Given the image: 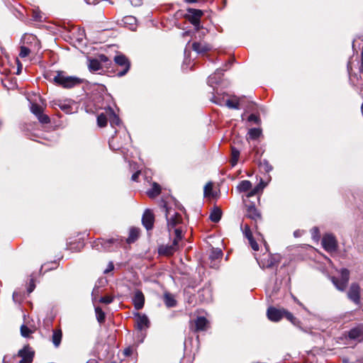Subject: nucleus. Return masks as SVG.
Wrapping results in <instances>:
<instances>
[{
  "label": "nucleus",
  "instance_id": "obj_11",
  "mask_svg": "<svg viewBox=\"0 0 363 363\" xmlns=\"http://www.w3.org/2000/svg\"><path fill=\"white\" fill-rule=\"evenodd\" d=\"M18 356L21 358L19 363H31L34 357V352L28 346H25L18 352Z\"/></svg>",
  "mask_w": 363,
  "mask_h": 363
},
{
  "label": "nucleus",
  "instance_id": "obj_49",
  "mask_svg": "<svg viewBox=\"0 0 363 363\" xmlns=\"http://www.w3.org/2000/svg\"><path fill=\"white\" fill-rule=\"evenodd\" d=\"M113 301V298L111 296H109L101 297L99 300V301L100 303H106V304H109V303H112Z\"/></svg>",
  "mask_w": 363,
  "mask_h": 363
},
{
  "label": "nucleus",
  "instance_id": "obj_38",
  "mask_svg": "<svg viewBox=\"0 0 363 363\" xmlns=\"http://www.w3.org/2000/svg\"><path fill=\"white\" fill-rule=\"evenodd\" d=\"M266 186V184L263 182L262 180L253 189H252L247 194L248 197H251L257 194L259 191H262Z\"/></svg>",
  "mask_w": 363,
  "mask_h": 363
},
{
  "label": "nucleus",
  "instance_id": "obj_53",
  "mask_svg": "<svg viewBox=\"0 0 363 363\" xmlns=\"http://www.w3.org/2000/svg\"><path fill=\"white\" fill-rule=\"evenodd\" d=\"M35 285L34 283V280L32 279H30V283H29V286L28 288V292L30 294L32 291H33V290L35 289Z\"/></svg>",
  "mask_w": 363,
  "mask_h": 363
},
{
  "label": "nucleus",
  "instance_id": "obj_20",
  "mask_svg": "<svg viewBox=\"0 0 363 363\" xmlns=\"http://www.w3.org/2000/svg\"><path fill=\"white\" fill-rule=\"evenodd\" d=\"M246 216L255 222L261 220V214L254 205L247 207Z\"/></svg>",
  "mask_w": 363,
  "mask_h": 363
},
{
  "label": "nucleus",
  "instance_id": "obj_60",
  "mask_svg": "<svg viewBox=\"0 0 363 363\" xmlns=\"http://www.w3.org/2000/svg\"><path fill=\"white\" fill-rule=\"evenodd\" d=\"M312 230H313V234H315H315H318V233H319V230H318V228H316V227L313 228L312 229Z\"/></svg>",
  "mask_w": 363,
  "mask_h": 363
},
{
  "label": "nucleus",
  "instance_id": "obj_8",
  "mask_svg": "<svg viewBox=\"0 0 363 363\" xmlns=\"http://www.w3.org/2000/svg\"><path fill=\"white\" fill-rule=\"evenodd\" d=\"M225 70L223 69H218L213 74L208 77L207 83L213 90L222 88L220 84L223 83L222 76Z\"/></svg>",
  "mask_w": 363,
  "mask_h": 363
},
{
  "label": "nucleus",
  "instance_id": "obj_43",
  "mask_svg": "<svg viewBox=\"0 0 363 363\" xmlns=\"http://www.w3.org/2000/svg\"><path fill=\"white\" fill-rule=\"evenodd\" d=\"M240 227L242 229L243 234L245 235V236L246 237L247 239H249V238L253 237L252 233L250 230V228L248 224L243 225L242 223Z\"/></svg>",
  "mask_w": 363,
  "mask_h": 363
},
{
  "label": "nucleus",
  "instance_id": "obj_17",
  "mask_svg": "<svg viewBox=\"0 0 363 363\" xmlns=\"http://www.w3.org/2000/svg\"><path fill=\"white\" fill-rule=\"evenodd\" d=\"M179 248V245L176 242L173 241L172 244L167 245H162L159 248V253L167 256L173 255Z\"/></svg>",
  "mask_w": 363,
  "mask_h": 363
},
{
  "label": "nucleus",
  "instance_id": "obj_57",
  "mask_svg": "<svg viewBox=\"0 0 363 363\" xmlns=\"http://www.w3.org/2000/svg\"><path fill=\"white\" fill-rule=\"evenodd\" d=\"M88 4H96L98 1L97 0H84Z\"/></svg>",
  "mask_w": 363,
  "mask_h": 363
},
{
  "label": "nucleus",
  "instance_id": "obj_10",
  "mask_svg": "<svg viewBox=\"0 0 363 363\" xmlns=\"http://www.w3.org/2000/svg\"><path fill=\"white\" fill-rule=\"evenodd\" d=\"M322 245L328 252H334L337 250V244L335 237L332 234H325L322 238Z\"/></svg>",
  "mask_w": 363,
  "mask_h": 363
},
{
  "label": "nucleus",
  "instance_id": "obj_22",
  "mask_svg": "<svg viewBox=\"0 0 363 363\" xmlns=\"http://www.w3.org/2000/svg\"><path fill=\"white\" fill-rule=\"evenodd\" d=\"M101 245V247L105 250H111V244H116V245H119V242L118 238H111L108 240H98L96 242V245L99 246V245Z\"/></svg>",
  "mask_w": 363,
  "mask_h": 363
},
{
  "label": "nucleus",
  "instance_id": "obj_14",
  "mask_svg": "<svg viewBox=\"0 0 363 363\" xmlns=\"http://www.w3.org/2000/svg\"><path fill=\"white\" fill-rule=\"evenodd\" d=\"M284 309H277L274 307H269L267 309V317L268 318L274 322L279 321L282 318H284Z\"/></svg>",
  "mask_w": 363,
  "mask_h": 363
},
{
  "label": "nucleus",
  "instance_id": "obj_9",
  "mask_svg": "<svg viewBox=\"0 0 363 363\" xmlns=\"http://www.w3.org/2000/svg\"><path fill=\"white\" fill-rule=\"evenodd\" d=\"M280 261L279 255H263V257L259 259H257V262L259 266L262 268H270L273 267Z\"/></svg>",
  "mask_w": 363,
  "mask_h": 363
},
{
  "label": "nucleus",
  "instance_id": "obj_46",
  "mask_svg": "<svg viewBox=\"0 0 363 363\" xmlns=\"http://www.w3.org/2000/svg\"><path fill=\"white\" fill-rule=\"evenodd\" d=\"M32 333V331L25 325L21 327V333L23 337H27Z\"/></svg>",
  "mask_w": 363,
  "mask_h": 363
},
{
  "label": "nucleus",
  "instance_id": "obj_34",
  "mask_svg": "<svg viewBox=\"0 0 363 363\" xmlns=\"http://www.w3.org/2000/svg\"><path fill=\"white\" fill-rule=\"evenodd\" d=\"M160 191V186L158 184L154 182L152 188L147 191V194L150 198H154L159 195Z\"/></svg>",
  "mask_w": 363,
  "mask_h": 363
},
{
  "label": "nucleus",
  "instance_id": "obj_26",
  "mask_svg": "<svg viewBox=\"0 0 363 363\" xmlns=\"http://www.w3.org/2000/svg\"><path fill=\"white\" fill-rule=\"evenodd\" d=\"M195 326H196V330L197 331H203L206 330L208 327V320L204 317H198L195 320Z\"/></svg>",
  "mask_w": 363,
  "mask_h": 363
},
{
  "label": "nucleus",
  "instance_id": "obj_39",
  "mask_svg": "<svg viewBox=\"0 0 363 363\" xmlns=\"http://www.w3.org/2000/svg\"><path fill=\"white\" fill-rule=\"evenodd\" d=\"M203 194L205 197H214V194L213 192V183L209 182H208L203 189Z\"/></svg>",
  "mask_w": 363,
  "mask_h": 363
},
{
  "label": "nucleus",
  "instance_id": "obj_27",
  "mask_svg": "<svg viewBox=\"0 0 363 363\" xmlns=\"http://www.w3.org/2000/svg\"><path fill=\"white\" fill-rule=\"evenodd\" d=\"M55 104L58 105V106L65 113H70L73 111L72 105L74 104L73 101L67 100L65 101H58V103H55Z\"/></svg>",
  "mask_w": 363,
  "mask_h": 363
},
{
  "label": "nucleus",
  "instance_id": "obj_28",
  "mask_svg": "<svg viewBox=\"0 0 363 363\" xmlns=\"http://www.w3.org/2000/svg\"><path fill=\"white\" fill-rule=\"evenodd\" d=\"M62 337V330L60 329L53 330L52 335V342L55 347L60 345Z\"/></svg>",
  "mask_w": 363,
  "mask_h": 363
},
{
  "label": "nucleus",
  "instance_id": "obj_32",
  "mask_svg": "<svg viewBox=\"0 0 363 363\" xmlns=\"http://www.w3.org/2000/svg\"><path fill=\"white\" fill-rule=\"evenodd\" d=\"M88 67L90 72H97L101 69L100 62L96 59L89 60Z\"/></svg>",
  "mask_w": 363,
  "mask_h": 363
},
{
  "label": "nucleus",
  "instance_id": "obj_52",
  "mask_svg": "<svg viewBox=\"0 0 363 363\" xmlns=\"http://www.w3.org/2000/svg\"><path fill=\"white\" fill-rule=\"evenodd\" d=\"M248 121L254 122L256 124H259L261 121L259 117L255 114H250L248 117Z\"/></svg>",
  "mask_w": 363,
  "mask_h": 363
},
{
  "label": "nucleus",
  "instance_id": "obj_33",
  "mask_svg": "<svg viewBox=\"0 0 363 363\" xmlns=\"http://www.w3.org/2000/svg\"><path fill=\"white\" fill-rule=\"evenodd\" d=\"M223 256V252L219 248H213L211 254L209 255V258L211 260V262H216L220 259H221Z\"/></svg>",
  "mask_w": 363,
  "mask_h": 363
},
{
  "label": "nucleus",
  "instance_id": "obj_29",
  "mask_svg": "<svg viewBox=\"0 0 363 363\" xmlns=\"http://www.w3.org/2000/svg\"><path fill=\"white\" fill-rule=\"evenodd\" d=\"M222 216V211L218 207H214L211 211L209 219L213 223H218Z\"/></svg>",
  "mask_w": 363,
  "mask_h": 363
},
{
  "label": "nucleus",
  "instance_id": "obj_30",
  "mask_svg": "<svg viewBox=\"0 0 363 363\" xmlns=\"http://www.w3.org/2000/svg\"><path fill=\"white\" fill-rule=\"evenodd\" d=\"M140 230L137 228H131L129 231V235L126 239L128 243L134 242L139 237Z\"/></svg>",
  "mask_w": 363,
  "mask_h": 363
},
{
  "label": "nucleus",
  "instance_id": "obj_6",
  "mask_svg": "<svg viewBox=\"0 0 363 363\" xmlns=\"http://www.w3.org/2000/svg\"><path fill=\"white\" fill-rule=\"evenodd\" d=\"M114 62L116 65L121 67L120 69L118 70L116 75L118 77H122L125 75L130 67V63L128 59L123 54L117 55L114 57Z\"/></svg>",
  "mask_w": 363,
  "mask_h": 363
},
{
  "label": "nucleus",
  "instance_id": "obj_7",
  "mask_svg": "<svg viewBox=\"0 0 363 363\" xmlns=\"http://www.w3.org/2000/svg\"><path fill=\"white\" fill-rule=\"evenodd\" d=\"M340 274V278L333 277L331 281L338 290L344 291L350 279V272L347 269H342Z\"/></svg>",
  "mask_w": 363,
  "mask_h": 363
},
{
  "label": "nucleus",
  "instance_id": "obj_4",
  "mask_svg": "<svg viewBox=\"0 0 363 363\" xmlns=\"http://www.w3.org/2000/svg\"><path fill=\"white\" fill-rule=\"evenodd\" d=\"M120 140L118 136L112 137L109 140V147L113 150H118L123 148L124 145H128L130 142V136L125 130L119 131Z\"/></svg>",
  "mask_w": 363,
  "mask_h": 363
},
{
  "label": "nucleus",
  "instance_id": "obj_16",
  "mask_svg": "<svg viewBox=\"0 0 363 363\" xmlns=\"http://www.w3.org/2000/svg\"><path fill=\"white\" fill-rule=\"evenodd\" d=\"M142 223L147 230H151L154 223V215L150 209H146L143 215Z\"/></svg>",
  "mask_w": 363,
  "mask_h": 363
},
{
  "label": "nucleus",
  "instance_id": "obj_18",
  "mask_svg": "<svg viewBox=\"0 0 363 363\" xmlns=\"http://www.w3.org/2000/svg\"><path fill=\"white\" fill-rule=\"evenodd\" d=\"M133 302L136 310H140L143 308L145 303V296L140 290H136L133 297Z\"/></svg>",
  "mask_w": 363,
  "mask_h": 363
},
{
  "label": "nucleus",
  "instance_id": "obj_50",
  "mask_svg": "<svg viewBox=\"0 0 363 363\" xmlns=\"http://www.w3.org/2000/svg\"><path fill=\"white\" fill-rule=\"evenodd\" d=\"M33 18L35 21H41L43 16L38 10H33Z\"/></svg>",
  "mask_w": 363,
  "mask_h": 363
},
{
  "label": "nucleus",
  "instance_id": "obj_2",
  "mask_svg": "<svg viewBox=\"0 0 363 363\" xmlns=\"http://www.w3.org/2000/svg\"><path fill=\"white\" fill-rule=\"evenodd\" d=\"M26 99L30 102V110L34 114L38 121L43 124L50 123L48 116L43 113V108L38 101L41 104L44 103V99L38 94V92H28L26 95Z\"/></svg>",
  "mask_w": 363,
  "mask_h": 363
},
{
  "label": "nucleus",
  "instance_id": "obj_51",
  "mask_svg": "<svg viewBox=\"0 0 363 363\" xmlns=\"http://www.w3.org/2000/svg\"><path fill=\"white\" fill-rule=\"evenodd\" d=\"M247 240L249 241V243H250L252 249L255 251H257L259 250V245H258L257 242L255 240L254 238L252 237Z\"/></svg>",
  "mask_w": 363,
  "mask_h": 363
},
{
  "label": "nucleus",
  "instance_id": "obj_64",
  "mask_svg": "<svg viewBox=\"0 0 363 363\" xmlns=\"http://www.w3.org/2000/svg\"><path fill=\"white\" fill-rule=\"evenodd\" d=\"M361 110H362V115H363V102H362V106H361Z\"/></svg>",
  "mask_w": 363,
  "mask_h": 363
},
{
  "label": "nucleus",
  "instance_id": "obj_40",
  "mask_svg": "<svg viewBox=\"0 0 363 363\" xmlns=\"http://www.w3.org/2000/svg\"><path fill=\"white\" fill-rule=\"evenodd\" d=\"M95 313L97 320L101 323L105 320V313L100 307H95Z\"/></svg>",
  "mask_w": 363,
  "mask_h": 363
},
{
  "label": "nucleus",
  "instance_id": "obj_42",
  "mask_svg": "<svg viewBox=\"0 0 363 363\" xmlns=\"http://www.w3.org/2000/svg\"><path fill=\"white\" fill-rule=\"evenodd\" d=\"M284 317H285L288 320H289L294 325H298L299 321L293 315V314L288 311L284 309Z\"/></svg>",
  "mask_w": 363,
  "mask_h": 363
},
{
  "label": "nucleus",
  "instance_id": "obj_36",
  "mask_svg": "<svg viewBox=\"0 0 363 363\" xmlns=\"http://www.w3.org/2000/svg\"><path fill=\"white\" fill-rule=\"evenodd\" d=\"M262 134V130L260 128H253L248 131V138L251 140L257 139Z\"/></svg>",
  "mask_w": 363,
  "mask_h": 363
},
{
  "label": "nucleus",
  "instance_id": "obj_56",
  "mask_svg": "<svg viewBox=\"0 0 363 363\" xmlns=\"http://www.w3.org/2000/svg\"><path fill=\"white\" fill-rule=\"evenodd\" d=\"M140 173V172L139 171H138V172H135V173L132 175V177H131V179H132L133 181H134V182H136V181L138 180V177H139Z\"/></svg>",
  "mask_w": 363,
  "mask_h": 363
},
{
  "label": "nucleus",
  "instance_id": "obj_19",
  "mask_svg": "<svg viewBox=\"0 0 363 363\" xmlns=\"http://www.w3.org/2000/svg\"><path fill=\"white\" fill-rule=\"evenodd\" d=\"M189 13L191 14L190 21L191 23L199 29L200 24V18L202 16L203 13L201 10H197L194 9H190L188 10Z\"/></svg>",
  "mask_w": 363,
  "mask_h": 363
},
{
  "label": "nucleus",
  "instance_id": "obj_58",
  "mask_svg": "<svg viewBox=\"0 0 363 363\" xmlns=\"http://www.w3.org/2000/svg\"><path fill=\"white\" fill-rule=\"evenodd\" d=\"M79 35H80V36L78 38V40H82V38H83V37H84V30H80Z\"/></svg>",
  "mask_w": 363,
  "mask_h": 363
},
{
  "label": "nucleus",
  "instance_id": "obj_24",
  "mask_svg": "<svg viewBox=\"0 0 363 363\" xmlns=\"http://www.w3.org/2000/svg\"><path fill=\"white\" fill-rule=\"evenodd\" d=\"M199 293L201 301L204 302H208L211 301L212 292L209 287L203 288Z\"/></svg>",
  "mask_w": 363,
  "mask_h": 363
},
{
  "label": "nucleus",
  "instance_id": "obj_41",
  "mask_svg": "<svg viewBox=\"0 0 363 363\" xmlns=\"http://www.w3.org/2000/svg\"><path fill=\"white\" fill-rule=\"evenodd\" d=\"M259 167L265 172H269L273 169L272 166L269 164V162L267 160H263L260 161Z\"/></svg>",
  "mask_w": 363,
  "mask_h": 363
},
{
  "label": "nucleus",
  "instance_id": "obj_25",
  "mask_svg": "<svg viewBox=\"0 0 363 363\" xmlns=\"http://www.w3.org/2000/svg\"><path fill=\"white\" fill-rule=\"evenodd\" d=\"M106 113L108 115V120L112 127H114L115 125H119L121 124V119L115 113L112 108H108Z\"/></svg>",
  "mask_w": 363,
  "mask_h": 363
},
{
  "label": "nucleus",
  "instance_id": "obj_23",
  "mask_svg": "<svg viewBox=\"0 0 363 363\" xmlns=\"http://www.w3.org/2000/svg\"><path fill=\"white\" fill-rule=\"evenodd\" d=\"M123 24L125 27L131 30H135L137 28V19L133 16H125L123 19Z\"/></svg>",
  "mask_w": 363,
  "mask_h": 363
},
{
  "label": "nucleus",
  "instance_id": "obj_5",
  "mask_svg": "<svg viewBox=\"0 0 363 363\" xmlns=\"http://www.w3.org/2000/svg\"><path fill=\"white\" fill-rule=\"evenodd\" d=\"M223 93L216 92V94L213 95L212 100L215 104L219 106L225 105L230 109H240V99L238 96L233 95L230 99L225 101L223 99L220 98Z\"/></svg>",
  "mask_w": 363,
  "mask_h": 363
},
{
  "label": "nucleus",
  "instance_id": "obj_15",
  "mask_svg": "<svg viewBox=\"0 0 363 363\" xmlns=\"http://www.w3.org/2000/svg\"><path fill=\"white\" fill-rule=\"evenodd\" d=\"M348 337L358 341L363 340V324H359L351 328L348 332Z\"/></svg>",
  "mask_w": 363,
  "mask_h": 363
},
{
  "label": "nucleus",
  "instance_id": "obj_37",
  "mask_svg": "<svg viewBox=\"0 0 363 363\" xmlns=\"http://www.w3.org/2000/svg\"><path fill=\"white\" fill-rule=\"evenodd\" d=\"M252 188V183L248 180L242 181L238 186V189L241 192L249 191Z\"/></svg>",
  "mask_w": 363,
  "mask_h": 363
},
{
  "label": "nucleus",
  "instance_id": "obj_21",
  "mask_svg": "<svg viewBox=\"0 0 363 363\" xmlns=\"http://www.w3.org/2000/svg\"><path fill=\"white\" fill-rule=\"evenodd\" d=\"M192 49L199 54H203L211 50V46L204 42H194Z\"/></svg>",
  "mask_w": 363,
  "mask_h": 363
},
{
  "label": "nucleus",
  "instance_id": "obj_13",
  "mask_svg": "<svg viewBox=\"0 0 363 363\" xmlns=\"http://www.w3.org/2000/svg\"><path fill=\"white\" fill-rule=\"evenodd\" d=\"M348 298L356 304L359 303L360 301V287L356 284H351L350 289L347 292Z\"/></svg>",
  "mask_w": 363,
  "mask_h": 363
},
{
  "label": "nucleus",
  "instance_id": "obj_48",
  "mask_svg": "<svg viewBox=\"0 0 363 363\" xmlns=\"http://www.w3.org/2000/svg\"><path fill=\"white\" fill-rule=\"evenodd\" d=\"M30 52V50L29 48H28L25 46H21L19 56L22 58L26 57L29 55Z\"/></svg>",
  "mask_w": 363,
  "mask_h": 363
},
{
  "label": "nucleus",
  "instance_id": "obj_31",
  "mask_svg": "<svg viewBox=\"0 0 363 363\" xmlns=\"http://www.w3.org/2000/svg\"><path fill=\"white\" fill-rule=\"evenodd\" d=\"M164 302L167 308H172L177 305V301L174 296L169 293L164 294Z\"/></svg>",
  "mask_w": 363,
  "mask_h": 363
},
{
  "label": "nucleus",
  "instance_id": "obj_47",
  "mask_svg": "<svg viewBox=\"0 0 363 363\" xmlns=\"http://www.w3.org/2000/svg\"><path fill=\"white\" fill-rule=\"evenodd\" d=\"M100 294V288L99 286H95L91 292L92 301L95 302Z\"/></svg>",
  "mask_w": 363,
  "mask_h": 363
},
{
  "label": "nucleus",
  "instance_id": "obj_12",
  "mask_svg": "<svg viewBox=\"0 0 363 363\" xmlns=\"http://www.w3.org/2000/svg\"><path fill=\"white\" fill-rule=\"evenodd\" d=\"M135 322L136 328L139 330H143L150 327V320L145 314L135 313Z\"/></svg>",
  "mask_w": 363,
  "mask_h": 363
},
{
  "label": "nucleus",
  "instance_id": "obj_55",
  "mask_svg": "<svg viewBox=\"0 0 363 363\" xmlns=\"http://www.w3.org/2000/svg\"><path fill=\"white\" fill-rule=\"evenodd\" d=\"M113 268H114V266H113V262H110L108 264L107 268L104 270V273L107 274V273L111 272L113 269Z\"/></svg>",
  "mask_w": 363,
  "mask_h": 363
},
{
  "label": "nucleus",
  "instance_id": "obj_54",
  "mask_svg": "<svg viewBox=\"0 0 363 363\" xmlns=\"http://www.w3.org/2000/svg\"><path fill=\"white\" fill-rule=\"evenodd\" d=\"M133 353V349L131 347H127L123 350V354L126 357L130 356Z\"/></svg>",
  "mask_w": 363,
  "mask_h": 363
},
{
  "label": "nucleus",
  "instance_id": "obj_59",
  "mask_svg": "<svg viewBox=\"0 0 363 363\" xmlns=\"http://www.w3.org/2000/svg\"><path fill=\"white\" fill-rule=\"evenodd\" d=\"M100 59L103 62H106L108 60L107 57L106 55H100Z\"/></svg>",
  "mask_w": 363,
  "mask_h": 363
},
{
  "label": "nucleus",
  "instance_id": "obj_44",
  "mask_svg": "<svg viewBox=\"0 0 363 363\" xmlns=\"http://www.w3.org/2000/svg\"><path fill=\"white\" fill-rule=\"evenodd\" d=\"M97 123L99 127H105L107 124V117L104 113H101L97 117Z\"/></svg>",
  "mask_w": 363,
  "mask_h": 363
},
{
  "label": "nucleus",
  "instance_id": "obj_45",
  "mask_svg": "<svg viewBox=\"0 0 363 363\" xmlns=\"http://www.w3.org/2000/svg\"><path fill=\"white\" fill-rule=\"evenodd\" d=\"M174 233L175 237H174L173 241H174L179 244V241L182 240V230L180 228H174Z\"/></svg>",
  "mask_w": 363,
  "mask_h": 363
},
{
  "label": "nucleus",
  "instance_id": "obj_1",
  "mask_svg": "<svg viewBox=\"0 0 363 363\" xmlns=\"http://www.w3.org/2000/svg\"><path fill=\"white\" fill-rule=\"evenodd\" d=\"M55 84L64 89H72L79 84H85L83 89L87 88L93 91H104L106 89L103 84H94L90 85L87 81L74 76H69L65 72H57L53 79Z\"/></svg>",
  "mask_w": 363,
  "mask_h": 363
},
{
  "label": "nucleus",
  "instance_id": "obj_62",
  "mask_svg": "<svg viewBox=\"0 0 363 363\" xmlns=\"http://www.w3.org/2000/svg\"><path fill=\"white\" fill-rule=\"evenodd\" d=\"M294 235L295 237H298L300 235V233H299V231H295L294 233Z\"/></svg>",
  "mask_w": 363,
  "mask_h": 363
},
{
  "label": "nucleus",
  "instance_id": "obj_61",
  "mask_svg": "<svg viewBox=\"0 0 363 363\" xmlns=\"http://www.w3.org/2000/svg\"><path fill=\"white\" fill-rule=\"evenodd\" d=\"M186 2L187 3H196L197 1V0H185Z\"/></svg>",
  "mask_w": 363,
  "mask_h": 363
},
{
  "label": "nucleus",
  "instance_id": "obj_3",
  "mask_svg": "<svg viewBox=\"0 0 363 363\" xmlns=\"http://www.w3.org/2000/svg\"><path fill=\"white\" fill-rule=\"evenodd\" d=\"M160 206L165 214L167 228L170 231L171 229L174 228L177 224L182 222V216L179 213L176 212L174 209L169 207L167 202L165 201L162 200L161 201Z\"/></svg>",
  "mask_w": 363,
  "mask_h": 363
},
{
  "label": "nucleus",
  "instance_id": "obj_63",
  "mask_svg": "<svg viewBox=\"0 0 363 363\" xmlns=\"http://www.w3.org/2000/svg\"><path fill=\"white\" fill-rule=\"evenodd\" d=\"M216 266H217L216 263H213V264L211 263V267H216Z\"/></svg>",
  "mask_w": 363,
  "mask_h": 363
},
{
  "label": "nucleus",
  "instance_id": "obj_35",
  "mask_svg": "<svg viewBox=\"0 0 363 363\" xmlns=\"http://www.w3.org/2000/svg\"><path fill=\"white\" fill-rule=\"evenodd\" d=\"M240 157V151L235 147H231V164L233 167L235 166L238 163Z\"/></svg>",
  "mask_w": 363,
  "mask_h": 363
}]
</instances>
